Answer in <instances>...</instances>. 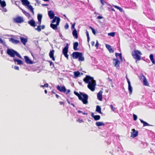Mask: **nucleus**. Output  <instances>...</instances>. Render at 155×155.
I'll use <instances>...</instances> for the list:
<instances>
[{
  "label": "nucleus",
  "mask_w": 155,
  "mask_h": 155,
  "mask_svg": "<svg viewBox=\"0 0 155 155\" xmlns=\"http://www.w3.org/2000/svg\"><path fill=\"white\" fill-rule=\"evenodd\" d=\"M74 93L78 97L79 99L81 101L83 104H87L88 103V96L87 94H83L81 92H80V94H79L76 91H74Z\"/></svg>",
  "instance_id": "1"
},
{
  "label": "nucleus",
  "mask_w": 155,
  "mask_h": 155,
  "mask_svg": "<svg viewBox=\"0 0 155 155\" xmlns=\"http://www.w3.org/2000/svg\"><path fill=\"white\" fill-rule=\"evenodd\" d=\"M142 54L140 51L136 49H134L131 52V55L133 58L136 60V61L140 60L141 55Z\"/></svg>",
  "instance_id": "2"
},
{
  "label": "nucleus",
  "mask_w": 155,
  "mask_h": 155,
  "mask_svg": "<svg viewBox=\"0 0 155 155\" xmlns=\"http://www.w3.org/2000/svg\"><path fill=\"white\" fill-rule=\"evenodd\" d=\"M7 54L11 57L14 58L15 55L20 58H21L20 54L16 51L12 49H8L7 50Z\"/></svg>",
  "instance_id": "3"
},
{
  "label": "nucleus",
  "mask_w": 155,
  "mask_h": 155,
  "mask_svg": "<svg viewBox=\"0 0 155 155\" xmlns=\"http://www.w3.org/2000/svg\"><path fill=\"white\" fill-rule=\"evenodd\" d=\"M96 85L95 81L94 80L91 82H89L87 85L88 88L91 91H94L95 90V86Z\"/></svg>",
  "instance_id": "4"
},
{
  "label": "nucleus",
  "mask_w": 155,
  "mask_h": 155,
  "mask_svg": "<svg viewBox=\"0 0 155 155\" xmlns=\"http://www.w3.org/2000/svg\"><path fill=\"white\" fill-rule=\"evenodd\" d=\"M68 45L67 44L66 45L63 49L62 51V53L64 55L65 57H66L67 59H68Z\"/></svg>",
  "instance_id": "5"
},
{
  "label": "nucleus",
  "mask_w": 155,
  "mask_h": 155,
  "mask_svg": "<svg viewBox=\"0 0 155 155\" xmlns=\"http://www.w3.org/2000/svg\"><path fill=\"white\" fill-rule=\"evenodd\" d=\"M83 81L86 83H89L94 80V78L89 75H86L85 78L83 80Z\"/></svg>",
  "instance_id": "6"
},
{
  "label": "nucleus",
  "mask_w": 155,
  "mask_h": 155,
  "mask_svg": "<svg viewBox=\"0 0 155 155\" xmlns=\"http://www.w3.org/2000/svg\"><path fill=\"white\" fill-rule=\"evenodd\" d=\"M113 64L117 69H119L120 68V62L119 60L116 58L113 59Z\"/></svg>",
  "instance_id": "7"
},
{
  "label": "nucleus",
  "mask_w": 155,
  "mask_h": 155,
  "mask_svg": "<svg viewBox=\"0 0 155 155\" xmlns=\"http://www.w3.org/2000/svg\"><path fill=\"white\" fill-rule=\"evenodd\" d=\"M14 21L17 23H21L24 21V19L22 17L20 16H18L15 18L14 19Z\"/></svg>",
  "instance_id": "8"
},
{
  "label": "nucleus",
  "mask_w": 155,
  "mask_h": 155,
  "mask_svg": "<svg viewBox=\"0 0 155 155\" xmlns=\"http://www.w3.org/2000/svg\"><path fill=\"white\" fill-rule=\"evenodd\" d=\"M59 24V19L56 22V24H54L53 23L50 24V27L54 30H57L58 29V26Z\"/></svg>",
  "instance_id": "9"
},
{
  "label": "nucleus",
  "mask_w": 155,
  "mask_h": 155,
  "mask_svg": "<svg viewBox=\"0 0 155 155\" xmlns=\"http://www.w3.org/2000/svg\"><path fill=\"white\" fill-rule=\"evenodd\" d=\"M132 132H131L130 137L132 138H134L137 136L138 132L137 131H136L134 129L132 130Z\"/></svg>",
  "instance_id": "10"
},
{
  "label": "nucleus",
  "mask_w": 155,
  "mask_h": 155,
  "mask_svg": "<svg viewBox=\"0 0 155 155\" xmlns=\"http://www.w3.org/2000/svg\"><path fill=\"white\" fill-rule=\"evenodd\" d=\"M57 89L59 91L64 93H65L66 91V88L64 86L60 87L59 85H58L57 86Z\"/></svg>",
  "instance_id": "11"
},
{
  "label": "nucleus",
  "mask_w": 155,
  "mask_h": 155,
  "mask_svg": "<svg viewBox=\"0 0 155 155\" xmlns=\"http://www.w3.org/2000/svg\"><path fill=\"white\" fill-rule=\"evenodd\" d=\"M126 78L128 83V89L129 93L130 94H132V87L131 86L130 82L129 81V79L127 78Z\"/></svg>",
  "instance_id": "12"
},
{
  "label": "nucleus",
  "mask_w": 155,
  "mask_h": 155,
  "mask_svg": "<svg viewBox=\"0 0 155 155\" xmlns=\"http://www.w3.org/2000/svg\"><path fill=\"white\" fill-rule=\"evenodd\" d=\"M81 52H74L71 55L74 59H76L78 58Z\"/></svg>",
  "instance_id": "13"
},
{
  "label": "nucleus",
  "mask_w": 155,
  "mask_h": 155,
  "mask_svg": "<svg viewBox=\"0 0 155 155\" xmlns=\"http://www.w3.org/2000/svg\"><path fill=\"white\" fill-rule=\"evenodd\" d=\"M54 50H51L49 53V56L50 58H51L52 60L54 61L55 59L54 57Z\"/></svg>",
  "instance_id": "14"
},
{
  "label": "nucleus",
  "mask_w": 155,
  "mask_h": 155,
  "mask_svg": "<svg viewBox=\"0 0 155 155\" xmlns=\"http://www.w3.org/2000/svg\"><path fill=\"white\" fill-rule=\"evenodd\" d=\"M102 93L103 92L101 91H100L97 95L98 99L101 101H102L103 99L102 95Z\"/></svg>",
  "instance_id": "15"
},
{
  "label": "nucleus",
  "mask_w": 155,
  "mask_h": 155,
  "mask_svg": "<svg viewBox=\"0 0 155 155\" xmlns=\"http://www.w3.org/2000/svg\"><path fill=\"white\" fill-rule=\"evenodd\" d=\"M106 47L108 49L110 53H113L114 52V50L111 48V46L109 45L105 44Z\"/></svg>",
  "instance_id": "16"
},
{
  "label": "nucleus",
  "mask_w": 155,
  "mask_h": 155,
  "mask_svg": "<svg viewBox=\"0 0 155 155\" xmlns=\"http://www.w3.org/2000/svg\"><path fill=\"white\" fill-rule=\"evenodd\" d=\"M91 116L94 118L95 120H98L100 119L101 117L99 115H94V113H91Z\"/></svg>",
  "instance_id": "17"
},
{
  "label": "nucleus",
  "mask_w": 155,
  "mask_h": 155,
  "mask_svg": "<svg viewBox=\"0 0 155 155\" xmlns=\"http://www.w3.org/2000/svg\"><path fill=\"white\" fill-rule=\"evenodd\" d=\"M24 58L25 61L27 64H31L33 63L32 61L27 56H24Z\"/></svg>",
  "instance_id": "18"
},
{
  "label": "nucleus",
  "mask_w": 155,
  "mask_h": 155,
  "mask_svg": "<svg viewBox=\"0 0 155 155\" xmlns=\"http://www.w3.org/2000/svg\"><path fill=\"white\" fill-rule=\"evenodd\" d=\"M9 41L11 42L13 44H17L20 42L18 40H15L13 38H10L9 39Z\"/></svg>",
  "instance_id": "19"
},
{
  "label": "nucleus",
  "mask_w": 155,
  "mask_h": 155,
  "mask_svg": "<svg viewBox=\"0 0 155 155\" xmlns=\"http://www.w3.org/2000/svg\"><path fill=\"white\" fill-rule=\"evenodd\" d=\"M28 23L31 26L35 27L36 26L35 23L33 19H32L28 21Z\"/></svg>",
  "instance_id": "20"
},
{
  "label": "nucleus",
  "mask_w": 155,
  "mask_h": 155,
  "mask_svg": "<svg viewBox=\"0 0 155 155\" xmlns=\"http://www.w3.org/2000/svg\"><path fill=\"white\" fill-rule=\"evenodd\" d=\"M20 40L21 42L24 45H26V43L28 41V39L27 38L22 37H20Z\"/></svg>",
  "instance_id": "21"
},
{
  "label": "nucleus",
  "mask_w": 155,
  "mask_h": 155,
  "mask_svg": "<svg viewBox=\"0 0 155 155\" xmlns=\"http://www.w3.org/2000/svg\"><path fill=\"white\" fill-rule=\"evenodd\" d=\"M48 15L50 19H52L54 17V14L53 12L50 10L48 12Z\"/></svg>",
  "instance_id": "22"
},
{
  "label": "nucleus",
  "mask_w": 155,
  "mask_h": 155,
  "mask_svg": "<svg viewBox=\"0 0 155 155\" xmlns=\"http://www.w3.org/2000/svg\"><path fill=\"white\" fill-rule=\"evenodd\" d=\"M42 15L41 14H39L38 15V24L40 25L41 23V19L42 18Z\"/></svg>",
  "instance_id": "23"
},
{
  "label": "nucleus",
  "mask_w": 155,
  "mask_h": 155,
  "mask_svg": "<svg viewBox=\"0 0 155 155\" xmlns=\"http://www.w3.org/2000/svg\"><path fill=\"white\" fill-rule=\"evenodd\" d=\"M72 35L74 38L77 39L78 37L77 31L76 29L74 30L72 32Z\"/></svg>",
  "instance_id": "24"
},
{
  "label": "nucleus",
  "mask_w": 155,
  "mask_h": 155,
  "mask_svg": "<svg viewBox=\"0 0 155 155\" xmlns=\"http://www.w3.org/2000/svg\"><path fill=\"white\" fill-rule=\"evenodd\" d=\"M22 4L24 5L28 6L30 4L28 0H21Z\"/></svg>",
  "instance_id": "25"
},
{
  "label": "nucleus",
  "mask_w": 155,
  "mask_h": 155,
  "mask_svg": "<svg viewBox=\"0 0 155 155\" xmlns=\"http://www.w3.org/2000/svg\"><path fill=\"white\" fill-rule=\"evenodd\" d=\"M14 62H17V64L19 65H22L23 63L22 61L17 59H14L13 60Z\"/></svg>",
  "instance_id": "26"
},
{
  "label": "nucleus",
  "mask_w": 155,
  "mask_h": 155,
  "mask_svg": "<svg viewBox=\"0 0 155 155\" xmlns=\"http://www.w3.org/2000/svg\"><path fill=\"white\" fill-rule=\"evenodd\" d=\"M78 46V43L77 42H74L73 45V49L75 50H78V49L77 48V47Z\"/></svg>",
  "instance_id": "27"
},
{
  "label": "nucleus",
  "mask_w": 155,
  "mask_h": 155,
  "mask_svg": "<svg viewBox=\"0 0 155 155\" xmlns=\"http://www.w3.org/2000/svg\"><path fill=\"white\" fill-rule=\"evenodd\" d=\"M82 55V53L81 52L78 58L79 61H83L84 60V57Z\"/></svg>",
  "instance_id": "28"
},
{
  "label": "nucleus",
  "mask_w": 155,
  "mask_h": 155,
  "mask_svg": "<svg viewBox=\"0 0 155 155\" xmlns=\"http://www.w3.org/2000/svg\"><path fill=\"white\" fill-rule=\"evenodd\" d=\"M96 125L97 127L104 126L105 125L104 123L102 122H97L96 123Z\"/></svg>",
  "instance_id": "29"
},
{
  "label": "nucleus",
  "mask_w": 155,
  "mask_h": 155,
  "mask_svg": "<svg viewBox=\"0 0 155 155\" xmlns=\"http://www.w3.org/2000/svg\"><path fill=\"white\" fill-rule=\"evenodd\" d=\"M96 111L98 112L99 113H102L101 112V108L100 106L99 105H97L96 106Z\"/></svg>",
  "instance_id": "30"
},
{
  "label": "nucleus",
  "mask_w": 155,
  "mask_h": 155,
  "mask_svg": "<svg viewBox=\"0 0 155 155\" xmlns=\"http://www.w3.org/2000/svg\"><path fill=\"white\" fill-rule=\"evenodd\" d=\"M140 121L141 123L143 124V127L151 126L149 124L147 123V122H145V121H144L140 119Z\"/></svg>",
  "instance_id": "31"
},
{
  "label": "nucleus",
  "mask_w": 155,
  "mask_h": 155,
  "mask_svg": "<svg viewBox=\"0 0 155 155\" xmlns=\"http://www.w3.org/2000/svg\"><path fill=\"white\" fill-rule=\"evenodd\" d=\"M0 5H1V6L3 8L5 7L6 6L5 1L4 0L2 1L1 0H0Z\"/></svg>",
  "instance_id": "32"
},
{
  "label": "nucleus",
  "mask_w": 155,
  "mask_h": 155,
  "mask_svg": "<svg viewBox=\"0 0 155 155\" xmlns=\"http://www.w3.org/2000/svg\"><path fill=\"white\" fill-rule=\"evenodd\" d=\"M150 61H151L152 63L153 64H155V62L154 60V58H153V54H151L150 55Z\"/></svg>",
  "instance_id": "33"
},
{
  "label": "nucleus",
  "mask_w": 155,
  "mask_h": 155,
  "mask_svg": "<svg viewBox=\"0 0 155 155\" xmlns=\"http://www.w3.org/2000/svg\"><path fill=\"white\" fill-rule=\"evenodd\" d=\"M52 20V23H54L56 21H57L59 19V22L60 21V19L59 17H57V16L54 17Z\"/></svg>",
  "instance_id": "34"
},
{
  "label": "nucleus",
  "mask_w": 155,
  "mask_h": 155,
  "mask_svg": "<svg viewBox=\"0 0 155 155\" xmlns=\"http://www.w3.org/2000/svg\"><path fill=\"white\" fill-rule=\"evenodd\" d=\"M74 73L75 77L76 78L78 77L80 75V72L78 71L74 72Z\"/></svg>",
  "instance_id": "35"
},
{
  "label": "nucleus",
  "mask_w": 155,
  "mask_h": 155,
  "mask_svg": "<svg viewBox=\"0 0 155 155\" xmlns=\"http://www.w3.org/2000/svg\"><path fill=\"white\" fill-rule=\"evenodd\" d=\"M115 8H117V9L119 10L121 12H122L123 11V9L120 7L114 5H112Z\"/></svg>",
  "instance_id": "36"
},
{
  "label": "nucleus",
  "mask_w": 155,
  "mask_h": 155,
  "mask_svg": "<svg viewBox=\"0 0 155 155\" xmlns=\"http://www.w3.org/2000/svg\"><path fill=\"white\" fill-rule=\"evenodd\" d=\"M22 12L25 14L27 17L29 18L30 17V15L29 13L25 11L22 10Z\"/></svg>",
  "instance_id": "37"
},
{
  "label": "nucleus",
  "mask_w": 155,
  "mask_h": 155,
  "mask_svg": "<svg viewBox=\"0 0 155 155\" xmlns=\"http://www.w3.org/2000/svg\"><path fill=\"white\" fill-rule=\"evenodd\" d=\"M143 84L145 86H148L149 84L148 83L147 80L146 78H145L143 80Z\"/></svg>",
  "instance_id": "38"
},
{
  "label": "nucleus",
  "mask_w": 155,
  "mask_h": 155,
  "mask_svg": "<svg viewBox=\"0 0 155 155\" xmlns=\"http://www.w3.org/2000/svg\"><path fill=\"white\" fill-rule=\"evenodd\" d=\"M27 7H28V9H29L30 11L33 13H34V8H33L32 6L31 5H30L29 4L27 6Z\"/></svg>",
  "instance_id": "39"
},
{
  "label": "nucleus",
  "mask_w": 155,
  "mask_h": 155,
  "mask_svg": "<svg viewBox=\"0 0 155 155\" xmlns=\"http://www.w3.org/2000/svg\"><path fill=\"white\" fill-rule=\"evenodd\" d=\"M139 78L141 81H143V80L146 78L145 77L143 74H141L139 76Z\"/></svg>",
  "instance_id": "40"
},
{
  "label": "nucleus",
  "mask_w": 155,
  "mask_h": 155,
  "mask_svg": "<svg viewBox=\"0 0 155 155\" xmlns=\"http://www.w3.org/2000/svg\"><path fill=\"white\" fill-rule=\"evenodd\" d=\"M115 56L116 57H117L118 56H119L121 60H122V56L121 53H115Z\"/></svg>",
  "instance_id": "41"
},
{
  "label": "nucleus",
  "mask_w": 155,
  "mask_h": 155,
  "mask_svg": "<svg viewBox=\"0 0 155 155\" xmlns=\"http://www.w3.org/2000/svg\"><path fill=\"white\" fill-rule=\"evenodd\" d=\"M35 29L38 32H40L41 30V26L40 25L37 26V28H35Z\"/></svg>",
  "instance_id": "42"
},
{
  "label": "nucleus",
  "mask_w": 155,
  "mask_h": 155,
  "mask_svg": "<svg viewBox=\"0 0 155 155\" xmlns=\"http://www.w3.org/2000/svg\"><path fill=\"white\" fill-rule=\"evenodd\" d=\"M86 35H87V41H88V42H89V41L90 40V37H89L88 32V31H86Z\"/></svg>",
  "instance_id": "43"
},
{
  "label": "nucleus",
  "mask_w": 155,
  "mask_h": 155,
  "mask_svg": "<svg viewBox=\"0 0 155 155\" xmlns=\"http://www.w3.org/2000/svg\"><path fill=\"white\" fill-rule=\"evenodd\" d=\"M108 35L114 37L115 35V32H112L109 33L108 34Z\"/></svg>",
  "instance_id": "44"
},
{
  "label": "nucleus",
  "mask_w": 155,
  "mask_h": 155,
  "mask_svg": "<svg viewBox=\"0 0 155 155\" xmlns=\"http://www.w3.org/2000/svg\"><path fill=\"white\" fill-rule=\"evenodd\" d=\"M48 83H46V84H44V85H41L40 86V87H48Z\"/></svg>",
  "instance_id": "45"
},
{
  "label": "nucleus",
  "mask_w": 155,
  "mask_h": 155,
  "mask_svg": "<svg viewBox=\"0 0 155 155\" xmlns=\"http://www.w3.org/2000/svg\"><path fill=\"white\" fill-rule=\"evenodd\" d=\"M137 116L136 115H135L134 114H133L134 120L135 121L137 119Z\"/></svg>",
  "instance_id": "46"
},
{
  "label": "nucleus",
  "mask_w": 155,
  "mask_h": 155,
  "mask_svg": "<svg viewBox=\"0 0 155 155\" xmlns=\"http://www.w3.org/2000/svg\"><path fill=\"white\" fill-rule=\"evenodd\" d=\"M77 121L79 122L80 123H82L84 122L82 119H80L79 118L78 119V120H77Z\"/></svg>",
  "instance_id": "47"
},
{
  "label": "nucleus",
  "mask_w": 155,
  "mask_h": 155,
  "mask_svg": "<svg viewBox=\"0 0 155 155\" xmlns=\"http://www.w3.org/2000/svg\"><path fill=\"white\" fill-rule=\"evenodd\" d=\"M110 107L111 108V109L113 111H114L115 110V108L113 106V105L112 104L110 105Z\"/></svg>",
  "instance_id": "48"
},
{
  "label": "nucleus",
  "mask_w": 155,
  "mask_h": 155,
  "mask_svg": "<svg viewBox=\"0 0 155 155\" xmlns=\"http://www.w3.org/2000/svg\"><path fill=\"white\" fill-rule=\"evenodd\" d=\"M99 46V43L98 42V41L97 40L96 41V43L95 45V46L96 47L97 49L98 47Z\"/></svg>",
  "instance_id": "49"
},
{
  "label": "nucleus",
  "mask_w": 155,
  "mask_h": 155,
  "mask_svg": "<svg viewBox=\"0 0 155 155\" xmlns=\"http://www.w3.org/2000/svg\"><path fill=\"white\" fill-rule=\"evenodd\" d=\"M49 62L50 63V66H51L52 65L53 66V67H54V63L51 61H49Z\"/></svg>",
  "instance_id": "50"
},
{
  "label": "nucleus",
  "mask_w": 155,
  "mask_h": 155,
  "mask_svg": "<svg viewBox=\"0 0 155 155\" xmlns=\"http://www.w3.org/2000/svg\"><path fill=\"white\" fill-rule=\"evenodd\" d=\"M108 10L109 11H113L114 12L115 11V10L113 8H108Z\"/></svg>",
  "instance_id": "51"
},
{
  "label": "nucleus",
  "mask_w": 155,
  "mask_h": 155,
  "mask_svg": "<svg viewBox=\"0 0 155 155\" xmlns=\"http://www.w3.org/2000/svg\"><path fill=\"white\" fill-rule=\"evenodd\" d=\"M101 3L102 4V5H104V3H106V2L104 1V0H100Z\"/></svg>",
  "instance_id": "52"
},
{
  "label": "nucleus",
  "mask_w": 155,
  "mask_h": 155,
  "mask_svg": "<svg viewBox=\"0 0 155 155\" xmlns=\"http://www.w3.org/2000/svg\"><path fill=\"white\" fill-rule=\"evenodd\" d=\"M68 27H69V26H68V24L66 23L65 24V26H64L65 28L66 29H67L68 28Z\"/></svg>",
  "instance_id": "53"
},
{
  "label": "nucleus",
  "mask_w": 155,
  "mask_h": 155,
  "mask_svg": "<svg viewBox=\"0 0 155 155\" xmlns=\"http://www.w3.org/2000/svg\"><path fill=\"white\" fill-rule=\"evenodd\" d=\"M14 68L16 69V70H19V68L18 67V66H15V67H14Z\"/></svg>",
  "instance_id": "54"
},
{
  "label": "nucleus",
  "mask_w": 155,
  "mask_h": 155,
  "mask_svg": "<svg viewBox=\"0 0 155 155\" xmlns=\"http://www.w3.org/2000/svg\"><path fill=\"white\" fill-rule=\"evenodd\" d=\"M103 17L101 16H99L97 17V19H101L103 18Z\"/></svg>",
  "instance_id": "55"
},
{
  "label": "nucleus",
  "mask_w": 155,
  "mask_h": 155,
  "mask_svg": "<svg viewBox=\"0 0 155 155\" xmlns=\"http://www.w3.org/2000/svg\"><path fill=\"white\" fill-rule=\"evenodd\" d=\"M92 33H93V34L94 35H95L96 34V32H95V30H94V29H92Z\"/></svg>",
  "instance_id": "56"
},
{
  "label": "nucleus",
  "mask_w": 155,
  "mask_h": 155,
  "mask_svg": "<svg viewBox=\"0 0 155 155\" xmlns=\"http://www.w3.org/2000/svg\"><path fill=\"white\" fill-rule=\"evenodd\" d=\"M59 103L60 105H64V103L63 102L60 101L59 102Z\"/></svg>",
  "instance_id": "57"
},
{
  "label": "nucleus",
  "mask_w": 155,
  "mask_h": 155,
  "mask_svg": "<svg viewBox=\"0 0 155 155\" xmlns=\"http://www.w3.org/2000/svg\"><path fill=\"white\" fill-rule=\"evenodd\" d=\"M75 25V23H74L72 25V26H71V28L72 29L74 28Z\"/></svg>",
  "instance_id": "58"
},
{
  "label": "nucleus",
  "mask_w": 155,
  "mask_h": 155,
  "mask_svg": "<svg viewBox=\"0 0 155 155\" xmlns=\"http://www.w3.org/2000/svg\"><path fill=\"white\" fill-rule=\"evenodd\" d=\"M41 26V29H44L45 28V25H42V26Z\"/></svg>",
  "instance_id": "59"
},
{
  "label": "nucleus",
  "mask_w": 155,
  "mask_h": 155,
  "mask_svg": "<svg viewBox=\"0 0 155 155\" xmlns=\"http://www.w3.org/2000/svg\"><path fill=\"white\" fill-rule=\"evenodd\" d=\"M94 44H95V42L94 41H92L91 42V44L92 46H94Z\"/></svg>",
  "instance_id": "60"
},
{
  "label": "nucleus",
  "mask_w": 155,
  "mask_h": 155,
  "mask_svg": "<svg viewBox=\"0 0 155 155\" xmlns=\"http://www.w3.org/2000/svg\"><path fill=\"white\" fill-rule=\"evenodd\" d=\"M70 92V90H68L67 91V92L66 93V94H68Z\"/></svg>",
  "instance_id": "61"
},
{
  "label": "nucleus",
  "mask_w": 155,
  "mask_h": 155,
  "mask_svg": "<svg viewBox=\"0 0 155 155\" xmlns=\"http://www.w3.org/2000/svg\"><path fill=\"white\" fill-rule=\"evenodd\" d=\"M0 42L2 44L3 43V40L0 38Z\"/></svg>",
  "instance_id": "62"
},
{
  "label": "nucleus",
  "mask_w": 155,
  "mask_h": 155,
  "mask_svg": "<svg viewBox=\"0 0 155 155\" xmlns=\"http://www.w3.org/2000/svg\"><path fill=\"white\" fill-rule=\"evenodd\" d=\"M55 96H56V97L58 98L59 97V96L57 94H55Z\"/></svg>",
  "instance_id": "63"
},
{
  "label": "nucleus",
  "mask_w": 155,
  "mask_h": 155,
  "mask_svg": "<svg viewBox=\"0 0 155 155\" xmlns=\"http://www.w3.org/2000/svg\"><path fill=\"white\" fill-rule=\"evenodd\" d=\"M78 113H82V112L81 110H79L78 111Z\"/></svg>",
  "instance_id": "64"
}]
</instances>
